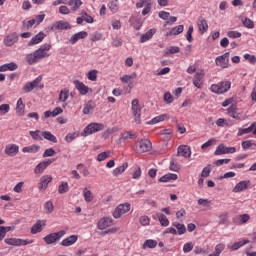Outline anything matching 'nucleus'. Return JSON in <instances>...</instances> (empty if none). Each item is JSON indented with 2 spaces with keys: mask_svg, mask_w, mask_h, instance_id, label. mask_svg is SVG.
<instances>
[{
  "mask_svg": "<svg viewBox=\"0 0 256 256\" xmlns=\"http://www.w3.org/2000/svg\"><path fill=\"white\" fill-rule=\"evenodd\" d=\"M51 50V44H43L38 50L34 53L26 55V62L28 65H35V63H39L41 59H45V57H49V54L45 51Z\"/></svg>",
  "mask_w": 256,
  "mask_h": 256,
  "instance_id": "nucleus-1",
  "label": "nucleus"
},
{
  "mask_svg": "<svg viewBox=\"0 0 256 256\" xmlns=\"http://www.w3.org/2000/svg\"><path fill=\"white\" fill-rule=\"evenodd\" d=\"M231 89V81H221L218 84H212L210 87V91L215 93L216 95H223V93H227Z\"/></svg>",
  "mask_w": 256,
  "mask_h": 256,
  "instance_id": "nucleus-2",
  "label": "nucleus"
},
{
  "mask_svg": "<svg viewBox=\"0 0 256 256\" xmlns=\"http://www.w3.org/2000/svg\"><path fill=\"white\" fill-rule=\"evenodd\" d=\"M65 230H61L58 232H53L50 234H47L44 238L43 241L46 243V245H53L57 243V241L61 240V237L65 235Z\"/></svg>",
  "mask_w": 256,
  "mask_h": 256,
  "instance_id": "nucleus-3",
  "label": "nucleus"
},
{
  "mask_svg": "<svg viewBox=\"0 0 256 256\" xmlns=\"http://www.w3.org/2000/svg\"><path fill=\"white\" fill-rule=\"evenodd\" d=\"M104 129L105 125L101 123H90L84 128L82 136L87 137V135H93V133H98V131H103Z\"/></svg>",
  "mask_w": 256,
  "mask_h": 256,
  "instance_id": "nucleus-4",
  "label": "nucleus"
},
{
  "mask_svg": "<svg viewBox=\"0 0 256 256\" xmlns=\"http://www.w3.org/2000/svg\"><path fill=\"white\" fill-rule=\"evenodd\" d=\"M4 243L7 245H12L13 247H25V245H31L33 240H25L21 238H6Z\"/></svg>",
  "mask_w": 256,
  "mask_h": 256,
  "instance_id": "nucleus-5",
  "label": "nucleus"
},
{
  "mask_svg": "<svg viewBox=\"0 0 256 256\" xmlns=\"http://www.w3.org/2000/svg\"><path fill=\"white\" fill-rule=\"evenodd\" d=\"M131 211V204L130 203H124L118 205L114 212L113 217L114 219H120L122 215H125L126 213H129Z\"/></svg>",
  "mask_w": 256,
  "mask_h": 256,
  "instance_id": "nucleus-6",
  "label": "nucleus"
},
{
  "mask_svg": "<svg viewBox=\"0 0 256 256\" xmlns=\"http://www.w3.org/2000/svg\"><path fill=\"white\" fill-rule=\"evenodd\" d=\"M131 105L135 123L141 125V106L139 105V99H133Z\"/></svg>",
  "mask_w": 256,
  "mask_h": 256,
  "instance_id": "nucleus-7",
  "label": "nucleus"
},
{
  "mask_svg": "<svg viewBox=\"0 0 256 256\" xmlns=\"http://www.w3.org/2000/svg\"><path fill=\"white\" fill-rule=\"evenodd\" d=\"M41 76L37 77L36 79H34L32 82H28L24 85L23 87V91L25 93H31V91H33V89L35 87H39V89H43L44 85L41 84Z\"/></svg>",
  "mask_w": 256,
  "mask_h": 256,
  "instance_id": "nucleus-8",
  "label": "nucleus"
},
{
  "mask_svg": "<svg viewBox=\"0 0 256 256\" xmlns=\"http://www.w3.org/2000/svg\"><path fill=\"white\" fill-rule=\"evenodd\" d=\"M229 57V52H225L223 55L216 57V66L221 67V69H227V67H229Z\"/></svg>",
  "mask_w": 256,
  "mask_h": 256,
  "instance_id": "nucleus-9",
  "label": "nucleus"
},
{
  "mask_svg": "<svg viewBox=\"0 0 256 256\" xmlns=\"http://www.w3.org/2000/svg\"><path fill=\"white\" fill-rule=\"evenodd\" d=\"M233 153H237V148L227 147V146H225V144H220L216 148L214 155H229V154H233Z\"/></svg>",
  "mask_w": 256,
  "mask_h": 256,
  "instance_id": "nucleus-10",
  "label": "nucleus"
},
{
  "mask_svg": "<svg viewBox=\"0 0 256 256\" xmlns=\"http://www.w3.org/2000/svg\"><path fill=\"white\" fill-rule=\"evenodd\" d=\"M51 163H55V159H48L46 161L40 162L35 168H34V173L35 175H41L45 169L48 168Z\"/></svg>",
  "mask_w": 256,
  "mask_h": 256,
  "instance_id": "nucleus-11",
  "label": "nucleus"
},
{
  "mask_svg": "<svg viewBox=\"0 0 256 256\" xmlns=\"http://www.w3.org/2000/svg\"><path fill=\"white\" fill-rule=\"evenodd\" d=\"M51 31H65L71 29V25H69V22L60 20L52 24Z\"/></svg>",
  "mask_w": 256,
  "mask_h": 256,
  "instance_id": "nucleus-12",
  "label": "nucleus"
},
{
  "mask_svg": "<svg viewBox=\"0 0 256 256\" xmlns=\"http://www.w3.org/2000/svg\"><path fill=\"white\" fill-rule=\"evenodd\" d=\"M74 85L77 89V91H79L80 95H87V93H93V89L89 88L87 85H85L83 82L79 81V80H75L74 81Z\"/></svg>",
  "mask_w": 256,
  "mask_h": 256,
  "instance_id": "nucleus-13",
  "label": "nucleus"
},
{
  "mask_svg": "<svg viewBox=\"0 0 256 256\" xmlns=\"http://www.w3.org/2000/svg\"><path fill=\"white\" fill-rule=\"evenodd\" d=\"M47 225V220H37L36 223L32 226L30 233L32 235H37V233H41L43 228Z\"/></svg>",
  "mask_w": 256,
  "mask_h": 256,
  "instance_id": "nucleus-14",
  "label": "nucleus"
},
{
  "mask_svg": "<svg viewBox=\"0 0 256 256\" xmlns=\"http://www.w3.org/2000/svg\"><path fill=\"white\" fill-rule=\"evenodd\" d=\"M18 41L19 35H17L16 32H13L4 38V45H6V47H13V45H15V43Z\"/></svg>",
  "mask_w": 256,
  "mask_h": 256,
  "instance_id": "nucleus-15",
  "label": "nucleus"
},
{
  "mask_svg": "<svg viewBox=\"0 0 256 256\" xmlns=\"http://www.w3.org/2000/svg\"><path fill=\"white\" fill-rule=\"evenodd\" d=\"M52 181L53 177H51V175H44L40 178L38 188L40 189V191H45Z\"/></svg>",
  "mask_w": 256,
  "mask_h": 256,
  "instance_id": "nucleus-16",
  "label": "nucleus"
},
{
  "mask_svg": "<svg viewBox=\"0 0 256 256\" xmlns=\"http://www.w3.org/2000/svg\"><path fill=\"white\" fill-rule=\"evenodd\" d=\"M88 36H89V33H87V31H80L72 35L68 43H70V45H75V43H77L79 39H87Z\"/></svg>",
  "mask_w": 256,
  "mask_h": 256,
  "instance_id": "nucleus-17",
  "label": "nucleus"
},
{
  "mask_svg": "<svg viewBox=\"0 0 256 256\" xmlns=\"http://www.w3.org/2000/svg\"><path fill=\"white\" fill-rule=\"evenodd\" d=\"M249 185H251L250 180H243L236 184L233 188V193H241V191H245V189H249Z\"/></svg>",
  "mask_w": 256,
  "mask_h": 256,
  "instance_id": "nucleus-18",
  "label": "nucleus"
},
{
  "mask_svg": "<svg viewBox=\"0 0 256 256\" xmlns=\"http://www.w3.org/2000/svg\"><path fill=\"white\" fill-rule=\"evenodd\" d=\"M112 225L113 218L104 217L99 220L97 227L100 231H103V229H107V227H111Z\"/></svg>",
  "mask_w": 256,
  "mask_h": 256,
  "instance_id": "nucleus-19",
  "label": "nucleus"
},
{
  "mask_svg": "<svg viewBox=\"0 0 256 256\" xmlns=\"http://www.w3.org/2000/svg\"><path fill=\"white\" fill-rule=\"evenodd\" d=\"M4 152L8 157H15V155L19 153V146L17 144H8L6 145Z\"/></svg>",
  "mask_w": 256,
  "mask_h": 256,
  "instance_id": "nucleus-20",
  "label": "nucleus"
},
{
  "mask_svg": "<svg viewBox=\"0 0 256 256\" xmlns=\"http://www.w3.org/2000/svg\"><path fill=\"white\" fill-rule=\"evenodd\" d=\"M47 37V34L44 32H39L35 36L31 38V40L28 42L29 47L33 45H39L41 41H43Z\"/></svg>",
  "mask_w": 256,
  "mask_h": 256,
  "instance_id": "nucleus-21",
  "label": "nucleus"
},
{
  "mask_svg": "<svg viewBox=\"0 0 256 256\" xmlns=\"http://www.w3.org/2000/svg\"><path fill=\"white\" fill-rule=\"evenodd\" d=\"M151 141L149 139H143L139 141V149L140 153H147V151H151Z\"/></svg>",
  "mask_w": 256,
  "mask_h": 256,
  "instance_id": "nucleus-22",
  "label": "nucleus"
},
{
  "mask_svg": "<svg viewBox=\"0 0 256 256\" xmlns=\"http://www.w3.org/2000/svg\"><path fill=\"white\" fill-rule=\"evenodd\" d=\"M177 155L189 159V157H191V148L185 145L179 146Z\"/></svg>",
  "mask_w": 256,
  "mask_h": 256,
  "instance_id": "nucleus-23",
  "label": "nucleus"
},
{
  "mask_svg": "<svg viewBox=\"0 0 256 256\" xmlns=\"http://www.w3.org/2000/svg\"><path fill=\"white\" fill-rule=\"evenodd\" d=\"M78 239H79V236L71 235L66 239L62 240L61 245L62 247H71V245H75V243H77Z\"/></svg>",
  "mask_w": 256,
  "mask_h": 256,
  "instance_id": "nucleus-24",
  "label": "nucleus"
},
{
  "mask_svg": "<svg viewBox=\"0 0 256 256\" xmlns=\"http://www.w3.org/2000/svg\"><path fill=\"white\" fill-rule=\"evenodd\" d=\"M193 85L197 87V89H202L203 87V72H198L195 74L193 78Z\"/></svg>",
  "mask_w": 256,
  "mask_h": 256,
  "instance_id": "nucleus-25",
  "label": "nucleus"
},
{
  "mask_svg": "<svg viewBox=\"0 0 256 256\" xmlns=\"http://www.w3.org/2000/svg\"><path fill=\"white\" fill-rule=\"evenodd\" d=\"M18 65L15 62L6 63L0 66V73L5 71H17Z\"/></svg>",
  "mask_w": 256,
  "mask_h": 256,
  "instance_id": "nucleus-26",
  "label": "nucleus"
},
{
  "mask_svg": "<svg viewBox=\"0 0 256 256\" xmlns=\"http://www.w3.org/2000/svg\"><path fill=\"white\" fill-rule=\"evenodd\" d=\"M228 115L233 119H237V121H241V113L237 112V106L233 104L228 108Z\"/></svg>",
  "mask_w": 256,
  "mask_h": 256,
  "instance_id": "nucleus-27",
  "label": "nucleus"
},
{
  "mask_svg": "<svg viewBox=\"0 0 256 256\" xmlns=\"http://www.w3.org/2000/svg\"><path fill=\"white\" fill-rule=\"evenodd\" d=\"M155 33H157V30L155 28L148 30L140 37V43H147V41L153 38V35H155Z\"/></svg>",
  "mask_w": 256,
  "mask_h": 256,
  "instance_id": "nucleus-28",
  "label": "nucleus"
},
{
  "mask_svg": "<svg viewBox=\"0 0 256 256\" xmlns=\"http://www.w3.org/2000/svg\"><path fill=\"white\" fill-rule=\"evenodd\" d=\"M16 113L19 117L25 115V103H23V98H19L16 104Z\"/></svg>",
  "mask_w": 256,
  "mask_h": 256,
  "instance_id": "nucleus-29",
  "label": "nucleus"
},
{
  "mask_svg": "<svg viewBox=\"0 0 256 256\" xmlns=\"http://www.w3.org/2000/svg\"><path fill=\"white\" fill-rule=\"evenodd\" d=\"M255 126H256V122H253L248 128H239L237 136L242 137V135L253 133V129H255Z\"/></svg>",
  "mask_w": 256,
  "mask_h": 256,
  "instance_id": "nucleus-30",
  "label": "nucleus"
},
{
  "mask_svg": "<svg viewBox=\"0 0 256 256\" xmlns=\"http://www.w3.org/2000/svg\"><path fill=\"white\" fill-rule=\"evenodd\" d=\"M198 29L202 35L203 33H207V30L209 29V25L207 24V20H205V18L198 19Z\"/></svg>",
  "mask_w": 256,
  "mask_h": 256,
  "instance_id": "nucleus-31",
  "label": "nucleus"
},
{
  "mask_svg": "<svg viewBox=\"0 0 256 256\" xmlns=\"http://www.w3.org/2000/svg\"><path fill=\"white\" fill-rule=\"evenodd\" d=\"M178 176L177 174H165L164 176L159 178L160 183H169V181H177Z\"/></svg>",
  "mask_w": 256,
  "mask_h": 256,
  "instance_id": "nucleus-32",
  "label": "nucleus"
},
{
  "mask_svg": "<svg viewBox=\"0 0 256 256\" xmlns=\"http://www.w3.org/2000/svg\"><path fill=\"white\" fill-rule=\"evenodd\" d=\"M185 29V27L183 25H178L175 26L174 28H172L169 32H167V37H171L173 35H181V33H183V30Z\"/></svg>",
  "mask_w": 256,
  "mask_h": 256,
  "instance_id": "nucleus-33",
  "label": "nucleus"
},
{
  "mask_svg": "<svg viewBox=\"0 0 256 256\" xmlns=\"http://www.w3.org/2000/svg\"><path fill=\"white\" fill-rule=\"evenodd\" d=\"M172 225L177 229L178 235H185V233H187V227H185V224L173 222Z\"/></svg>",
  "mask_w": 256,
  "mask_h": 256,
  "instance_id": "nucleus-34",
  "label": "nucleus"
},
{
  "mask_svg": "<svg viewBox=\"0 0 256 256\" xmlns=\"http://www.w3.org/2000/svg\"><path fill=\"white\" fill-rule=\"evenodd\" d=\"M165 119H168L167 114H161L159 116H156L152 120L147 122V125H157V123H161V121H165Z\"/></svg>",
  "mask_w": 256,
  "mask_h": 256,
  "instance_id": "nucleus-35",
  "label": "nucleus"
},
{
  "mask_svg": "<svg viewBox=\"0 0 256 256\" xmlns=\"http://www.w3.org/2000/svg\"><path fill=\"white\" fill-rule=\"evenodd\" d=\"M66 5H69V7H72V11H78L79 7L83 5V1L81 0H68Z\"/></svg>",
  "mask_w": 256,
  "mask_h": 256,
  "instance_id": "nucleus-36",
  "label": "nucleus"
},
{
  "mask_svg": "<svg viewBox=\"0 0 256 256\" xmlns=\"http://www.w3.org/2000/svg\"><path fill=\"white\" fill-rule=\"evenodd\" d=\"M127 167H129V164L124 163L123 165L114 169L112 172L114 177H119V175H121L122 173H125V171L127 170Z\"/></svg>",
  "mask_w": 256,
  "mask_h": 256,
  "instance_id": "nucleus-37",
  "label": "nucleus"
},
{
  "mask_svg": "<svg viewBox=\"0 0 256 256\" xmlns=\"http://www.w3.org/2000/svg\"><path fill=\"white\" fill-rule=\"evenodd\" d=\"M41 146L33 144L32 146H26L22 149L23 153H38Z\"/></svg>",
  "mask_w": 256,
  "mask_h": 256,
  "instance_id": "nucleus-38",
  "label": "nucleus"
},
{
  "mask_svg": "<svg viewBox=\"0 0 256 256\" xmlns=\"http://www.w3.org/2000/svg\"><path fill=\"white\" fill-rule=\"evenodd\" d=\"M157 217L162 227H169V219L167 218V216H165V214L158 213Z\"/></svg>",
  "mask_w": 256,
  "mask_h": 256,
  "instance_id": "nucleus-39",
  "label": "nucleus"
},
{
  "mask_svg": "<svg viewBox=\"0 0 256 256\" xmlns=\"http://www.w3.org/2000/svg\"><path fill=\"white\" fill-rule=\"evenodd\" d=\"M42 137L51 143H57V137L49 131L42 132Z\"/></svg>",
  "mask_w": 256,
  "mask_h": 256,
  "instance_id": "nucleus-40",
  "label": "nucleus"
},
{
  "mask_svg": "<svg viewBox=\"0 0 256 256\" xmlns=\"http://www.w3.org/2000/svg\"><path fill=\"white\" fill-rule=\"evenodd\" d=\"M83 197L86 203H91V201H93V193H91V190H88L87 188L83 190Z\"/></svg>",
  "mask_w": 256,
  "mask_h": 256,
  "instance_id": "nucleus-41",
  "label": "nucleus"
},
{
  "mask_svg": "<svg viewBox=\"0 0 256 256\" xmlns=\"http://www.w3.org/2000/svg\"><path fill=\"white\" fill-rule=\"evenodd\" d=\"M69 191V183L62 182L58 187V193L60 195H65Z\"/></svg>",
  "mask_w": 256,
  "mask_h": 256,
  "instance_id": "nucleus-42",
  "label": "nucleus"
},
{
  "mask_svg": "<svg viewBox=\"0 0 256 256\" xmlns=\"http://www.w3.org/2000/svg\"><path fill=\"white\" fill-rule=\"evenodd\" d=\"M133 137H135V133L130 131L124 132L121 134L119 141L125 142V141H128V139H133Z\"/></svg>",
  "mask_w": 256,
  "mask_h": 256,
  "instance_id": "nucleus-43",
  "label": "nucleus"
},
{
  "mask_svg": "<svg viewBox=\"0 0 256 256\" xmlns=\"http://www.w3.org/2000/svg\"><path fill=\"white\" fill-rule=\"evenodd\" d=\"M80 15L84 18L85 23H94L93 16L89 15L85 10H82Z\"/></svg>",
  "mask_w": 256,
  "mask_h": 256,
  "instance_id": "nucleus-44",
  "label": "nucleus"
},
{
  "mask_svg": "<svg viewBox=\"0 0 256 256\" xmlns=\"http://www.w3.org/2000/svg\"><path fill=\"white\" fill-rule=\"evenodd\" d=\"M108 7L112 13H117V11H119V4L117 0L109 2Z\"/></svg>",
  "mask_w": 256,
  "mask_h": 256,
  "instance_id": "nucleus-45",
  "label": "nucleus"
},
{
  "mask_svg": "<svg viewBox=\"0 0 256 256\" xmlns=\"http://www.w3.org/2000/svg\"><path fill=\"white\" fill-rule=\"evenodd\" d=\"M67 99H69V90L68 89L61 90L59 95V100L65 103Z\"/></svg>",
  "mask_w": 256,
  "mask_h": 256,
  "instance_id": "nucleus-46",
  "label": "nucleus"
},
{
  "mask_svg": "<svg viewBox=\"0 0 256 256\" xmlns=\"http://www.w3.org/2000/svg\"><path fill=\"white\" fill-rule=\"evenodd\" d=\"M143 247H148L149 249H155L157 247V241L155 240H146L143 244Z\"/></svg>",
  "mask_w": 256,
  "mask_h": 256,
  "instance_id": "nucleus-47",
  "label": "nucleus"
},
{
  "mask_svg": "<svg viewBox=\"0 0 256 256\" xmlns=\"http://www.w3.org/2000/svg\"><path fill=\"white\" fill-rule=\"evenodd\" d=\"M44 209H45L46 213H53V211H55V207L53 206V202H51V201L45 202Z\"/></svg>",
  "mask_w": 256,
  "mask_h": 256,
  "instance_id": "nucleus-48",
  "label": "nucleus"
},
{
  "mask_svg": "<svg viewBox=\"0 0 256 256\" xmlns=\"http://www.w3.org/2000/svg\"><path fill=\"white\" fill-rule=\"evenodd\" d=\"M101 39H103V34H101L100 32H94L93 34H91L90 41H92L93 43L101 41Z\"/></svg>",
  "mask_w": 256,
  "mask_h": 256,
  "instance_id": "nucleus-49",
  "label": "nucleus"
},
{
  "mask_svg": "<svg viewBox=\"0 0 256 256\" xmlns=\"http://www.w3.org/2000/svg\"><path fill=\"white\" fill-rule=\"evenodd\" d=\"M57 155V152L53 148H48L44 151L42 157H55Z\"/></svg>",
  "mask_w": 256,
  "mask_h": 256,
  "instance_id": "nucleus-50",
  "label": "nucleus"
},
{
  "mask_svg": "<svg viewBox=\"0 0 256 256\" xmlns=\"http://www.w3.org/2000/svg\"><path fill=\"white\" fill-rule=\"evenodd\" d=\"M11 111V106L9 104L0 105V115H7Z\"/></svg>",
  "mask_w": 256,
  "mask_h": 256,
  "instance_id": "nucleus-51",
  "label": "nucleus"
},
{
  "mask_svg": "<svg viewBox=\"0 0 256 256\" xmlns=\"http://www.w3.org/2000/svg\"><path fill=\"white\" fill-rule=\"evenodd\" d=\"M180 48L177 46H171L165 52V55H175V53H179Z\"/></svg>",
  "mask_w": 256,
  "mask_h": 256,
  "instance_id": "nucleus-52",
  "label": "nucleus"
},
{
  "mask_svg": "<svg viewBox=\"0 0 256 256\" xmlns=\"http://www.w3.org/2000/svg\"><path fill=\"white\" fill-rule=\"evenodd\" d=\"M211 175V165H207L206 167L203 168L201 172V177L207 178Z\"/></svg>",
  "mask_w": 256,
  "mask_h": 256,
  "instance_id": "nucleus-53",
  "label": "nucleus"
},
{
  "mask_svg": "<svg viewBox=\"0 0 256 256\" xmlns=\"http://www.w3.org/2000/svg\"><path fill=\"white\" fill-rule=\"evenodd\" d=\"M243 25L244 27H247V29H253L255 27V22H253V20L246 18L243 21Z\"/></svg>",
  "mask_w": 256,
  "mask_h": 256,
  "instance_id": "nucleus-54",
  "label": "nucleus"
},
{
  "mask_svg": "<svg viewBox=\"0 0 256 256\" xmlns=\"http://www.w3.org/2000/svg\"><path fill=\"white\" fill-rule=\"evenodd\" d=\"M228 221L229 216H227V213H223L219 216V225H226Z\"/></svg>",
  "mask_w": 256,
  "mask_h": 256,
  "instance_id": "nucleus-55",
  "label": "nucleus"
},
{
  "mask_svg": "<svg viewBox=\"0 0 256 256\" xmlns=\"http://www.w3.org/2000/svg\"><path fill=\"white\" fill-rule=\"evenodd\" d=\"M186 39L189 43H193V26H189L187 34H186Z\"/></svg>",
  "mask_w": 256,
  "mask_h": 256,
  "instance_id": "nucleus-56",
  "label": "nucleus"
},
{
  "mask_svg": "<svg viewBox=\"0 0 256 256\" xmlns=\"http://www.w3.org/2000/svg\"><path fill=\"white\" fill-rule=\"evenodd\" d=\"M225 250V244L223 243H220L218 245L215 246V254L216 255H221V253H223V251Z\"/></svg>",
  "mask_w": 256,
  "mask_h": 256,
  "instance_id": "nucleus-57",
  "label": "nucleus"
},
{
  "mask_svg": "<svg viewBox=\"0 0 256 256\" xmlns=\"http://www.w3.org/2000/svg\"><path fill=\"white\" fill-rule=\"evenodd\" d=\"M87 77L89 81H97V70H91L88 72Z\"/></svg>",
  "mask_w": 256,
  "mask_h": 256,
  "instance_id": "nucleus-58",
  "label": "nucleus"
},
{
  "mask_svg": "<svg viewBox=\"0 0 256 256\" xmlns=\"http://www.w3.org/2000/svg\"><path fill=\"white\" fill-rule=\"evenodd\" d=\"M244 59L251 63V65H255L256 63V57L255 55H250V54H244Z\"/></svg>",
  "mask_w": 256,
  "mask_h": 256,
  "instance_id": "nucleus-59",
  "label": "nucleus"
},
{
  "mask_svg": "<svg viewBox=\"0 0 256 256\" xmlns=\"http://www.w3.org/2000/svg\"><path fill=\"white\" fill-rule=\"evenodd\" d=\"M227 35L230 39H239V37H241V32L229 31Z\"/></svg>",
  "mask_w": 256,
  "mask_h": 256,
  "instance_id": "nucleus-60",
  "label": "nucleus"
},
{
  "mask_svg": "<svg viewBox=\"0 0 256 256\" xmlns=\"http://www.w3.org/2000/svg\"><path fill=\"white\" fill-rule=\"evenodd\" d=\"M183 251L184 253H191V251H193V243L192 242L185 243L183 246Z\"/></svg>",
  "mask_w": 256,
  "mask_h": 256,
  "instance_id": "nucleus-61",
  "label": "nucleus"
},
{
  "mask_svg": "<svg viewBox=\"0 0 256 256\" xmlns=\"http://www.w3.org/2000/svg\"><path fill=\"white\" fill-rule=\"evenodd\" d=\"M238 219L240 223L245 224L247 223V221H249V219H251V217L249 216V214H242L238 216Z\"/></svg>",
  "mask_w": 256,
  "mask_h": 256,
  "instance_id": "nucleus-62",
  "label": "nucleus"
},
{
  "mask_svg": "<svg viewBox=\"0 0 256 256\" xmlns=\"http://www.w3.org/2000/svg\"><path fill=\"white\" fill-rule=\"evenodd\" d=\"M140 177H141V167L136 166L132 178L139 179Z\"/></svg>",
  "mask_w": 256,
  "mask_h": 256,
  "instance_id": "nucleus-63",
  "label": "nucleus"
},
{
  "mask_svg": "<svg viewBox=\"0 0 256 256\" xmlns=\"http://www.w3.org/2000/svg\"><path fill=\"white\" fill-rule=\"evenodd\" d=\"M164 101L165 103H173V95H171L169 92L164 94Z\"/></svg>",
  "mask_w": 256,
  "mask_h": 256,
  "instance_id": "nucleus-64",
  "label": "nucleus"
}]
</instances>
